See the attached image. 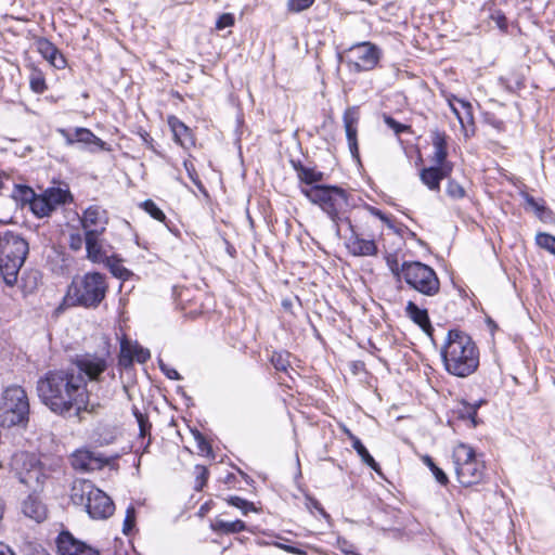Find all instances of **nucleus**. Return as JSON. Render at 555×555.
<instances>
[{
  "label": "nucleus",
  "mask_w": 555,
  "mask_h": 555,
  "mask_svg": "<svg viewBox=\"0 0 555 555\" xmlns=\"http://www.w3.org/2000/svg\"><path fill=\"white\" fill-rule=\"evenodd\" d=\"M37 391L42 403L60 415L70 411L78 414L89 403L87 380L70 366L48 372L38 380Z\"/></svg>",
  "instance_id": "f257e3e1"
},
{
  "label": "nucleus",
  "mask_w": 555,
  "mask_h": 555,
  "mask_svg": "<svg viewBox=\"0 0 555 555\" xmlns=\"http://www.w3.org/2000/svg\"><path fill=\"white\" fill-rule=\"evenodd\" d=\"M446 371L457 377L472 375L479 365V350L464 332L451 330L441 347Z\"/></svg>",
  "instance_id": "f03ea898"
},
{
  "label": "nucleus",
  "mask_w": 555,
  "mask_h": 555,
  "mask_svg": "<svg viewBox=\"0 0 555 555\" xmlns=\"http://www.w3.org/2000/svg\"><path fill=\"white\" fill-rule=\"evenodd\" d=\"M28 243L11 231H0V280L14 285L28 254Z\"/></svg>",
  "instance_id": "7ed1b4c3"
},
{
  "label": "nucleus",
  "mask_w": 555,
  "mask_h": 555,
  "mask_svg": "<svg viewBox=\"0 0 555 555\" xmlns=\"http://www.w3.org/2000/svg\"><path fill=\"white\" fill-rule=\"evenodd\" d=\"M70 500L75 505L83 506L93 519H106L115 511L111 498L86 479H76L73 482Z\"/></svg>",
  "instance_id": "20e7f679"
},
{
  "label": "nucleus",
  "mask_w": 555,
  "mask_h": 555,
  "mask_svg": "<svg viewBox=\"0 0 555 555\" xmlns=\"http://www.w3.org/2000/svg\"><path fill=\"white\" fill-rule=\"evenodd\" d=\"M29 400L20 386L4 389L0 398V424L3 427L25 428L29 421Z\"/></svg>",
  "instance_id": "39448f33"
},
{
  "label": "nucleus",
  "mask_w": 555,
  "mask_h": 555,
  "mask_svg": "<svg viewBox=\"0 0 555 555\" xmlns=\"http://www.w3.org/2000/svg\"><path fill=\"white\" fill-rule=\"evenodd\" d=\"M452 460L457 481L464 487L478 485L485 476V462L473 447L459 443L452 452Z\"/></svg>",
  "instance_id": "423d86ee"
},
{
  "label": "nucleus",
  "mask_w": 555,
  "mask_h": 555,
  "mask_svg": "<svg viewBox=\"0 0 555 555\" xmlns=\"http://www.w3.org/2000/svg\"><path fill=\"white\" fill-rule=\"evenodd\" d=\"M107 287L103 274L89 272L73 281L68 289V296L81 306L96 307L104 299Z\"/></svg>",
  "instance_id": "0eeeda50"
},
{
  "label": "nucleus",
  "mask_w": 555,
  "mask_h": 555,
  "mask_svg": "<svg viewBox=\"0 0 555 555\" xmlns=\"http://www.w3.org/2000/svg\"><path fill=\"white\" fill-rule=\"evenodd\" d=\"M401 276L411 288L423 295L434 296L439 291V280L435 271L422 262H403Z\"/></svg>",
  "instance_id": "6e6552de"
},
{
  "label": "nucleus",
  "mask_w": 555,
  "mask_h": 555,
  "mask_svg": "<svg viewBox=\"0 0 555 555\" xmlns=\"http://www.w3.org/2000/svg\"><path fill=\"white\" fill-rule=\"evenodd\" d=\"M301 192L311 203L319 205L332 220L338 217L346 205L345 192L336 186L311 185L302 188Z\"/></svg>",
  "instance_id": "1a4fd4ad"
},
{
  "label": "nucleus",
  "mask_w": 555,
  "mask_h": 555,
  "mask_svg": "<svg viewBox=\"0 0 555 555\" xmlns=\"http://www.w3.org/2000/svg\"><path fill=\"white\" fill-rule=\"evenodd\" d=\"M11 466L22 483L37 486L43 481L44 475L37 456L28 452H16L11 460Z\"/></svg>",
  "instance_id": "9d476101"
},
{
  "label": "nucleus",
  "mask_w": 555,
  "mask_h": 555,
  "mask_svg": "<svg viewBox=\"0 0 555 555\" xmlns=\"http://www.w3.org/2000/svg\"><path fill=\"white\" fill-rule=\"evenodd\" d=\"M111 362L108 354L104 353H83L76 356L72 362L73 371L88 378L90 382H100L102 374L107 370Z\"/></svg>",
  "instance_id": "9b49d317"
},
{
  "label": "nucleus",
  "mask_w": 555,
  "mask_h": 555,
  "mask_svg": "<svg viewBox=\"0 0 555 555\" xmlns=\"http://www.w3.org/2000/svg\"><path fill=\"white\" fill-rule=\"evenodd\" d=\"M351 61L358 70H371L379 61V50L370 42H362L350 49Z\"/></svg>",
  "instance_id": "f8f14e48"
},
{
  "label": "nucleus",
  "mask_w": 555,
  "mask_h": 555,
  "mask_svg": "<svg viewBox=\"0 0 555 555\" xmlns=\"http://www.w3.org/2000/svg\"><path fill=\"white\" fill-rule=\"evenodd\" d=\"M360 119L359 108L357 106L348 107L343 115L344 128L348 141L349 151L353 158L359 159L358 146V124Z\"/></svg>",
  "instance_id": "ddd939ff"
},
{
  "label": "nucleus",
  "mask_w": 555,
  "mask_h": 555,
  "mask_svg": "<svg viewBox=\"0 0 555 555\" xmlns=\"http://www.w3.org/2000/svg\"><path fill=\"white\" fill-rule=\"evenodd\" d=\"M106 463V459L87 449L77 450L72 455L73 467L81 472L101 469Z\"/></svg>",
  "instance_id": "4468645a"
},
{
  "label": "nucleus",
  "mask_w": 555,
  "mask_h": 555,
  "mask_svg": "<svg viewBox=\"0 0 555 555\" xmlns=\"http://www.w3.org/2000/svg\"><path fill=\"white\" fill-rule=\"evenodd\" d=\"M80 221L85 233L92 230L103 233L108 222L107 212L101 206L92 205L83 211Z\"/></svg>",
  "instance_id": "2eb2a0df"
},
{
  "label": "nucleus",
  "mask_w": 555,
  "mask_h": 555,
  "mask_svg": "<svg viewBox=\"0 0 555 555\" xmlns=\"http://www.w3.org/2000/svg\"><path fill=\"white\" fill-rule=\"evenodd\" d=\"M57 550L61 555H99L96 550L74 539L68 532L59 535Z\"/></svg>",
  "instance_id": "dca6fc26"
},
{
  "label": "nucleus",
  "mask_w": 555,
  "mask_h": 555,
  "mask_svg": "<svg viewBox=\"0 0 555 555\" xmlns=\"http://www.w3.org/2000/svg\"><path fill=\"white\" fill-rule=\"evenodd\" d=\"M103 233L92 230L85 233L87 258L92 262H105L108 259L107 250L101 238Z\"/></svg>",
  "instance_id": "f3484780"
},
{
  "label": "nucleus",
  "mask_w": 555,
  "mask_h": 555,
  "mask_svg": "<svg viewBox=\"0 0 555 555\" xmlns=\"http://www.w3.org/2000/svg\"><path fill=\"white\" fill-rule=\"evenodd\" d=\"M452 170L453 165H444L443 167L434 165L431 167L424 168L421 171L420 177L422 182L427 185L428 189L439 191L441 180L449 177Z\"/></svg>",
  "instance_id": "a211bd4d"
},
{
  "label": "nucleus",
  "mask_w": 555,
  "mask_h": 555,
  "mask_svg": "<svg viewBox=\"0 0 555 555\" xmlns=\"http://www.w3.org/2000/svg\"><path fill=\"white\" fill-rule=\"evenodd\" d=\"M431 143H433V155L430 160L438 166L452 165L451 162L447 160L448 157V149H447V135L444 132H440L438 130L433 131L431 133Z\"/></svg>",
  "instance_id": "6ab92c4d"
},
{
  "label": "nucleus",
  "mask_w": 555,
  "mask_h": 555,
  "mask_svg": "<svg viewBox=\"0 0 555 555\" xmlns=\"http://www.w3.org/2000/svg\"><path fill=\"white\" fill-rule=\"evenodd\" d=\"M38 52L55 68L61 69L66 65V61L59 49L47 39L37 41Z\"/></svg>",
  "instance_id": "aec40b11"
},
{
  "label": "nucleus",
  "mask_w": 555,
  "mask_h": 555,
  "mask_svg": "<svg viewBox=\"0 0 555 555\" xmlns=\"http://www.w3.org/2000/svg\"><path fill=\"white\" fill-rule=\"evenodd\" d=\"M347 247L354 256H373L377 253V246L373 240H364L356 233L350 236Z\"/></svg>",
  "instance_id": "412c9836"
},
{
  "label": "nucleus",
  "mask_w": 555,
  "mask_h": 555,
  "mask_svg": "<svg viewBox=\"0 0 555 555\" xmlns=\"http://www.w3.org/2000/svg\"><path fill=\"white\" fill-rule=\"evenodd\" d=\"M22 509L26 517L35 520L36 522H41L47 518V508L36 496L29 495L23 502Z\"/></svg>",
  "instance_id": "4be33fe9"
},
{
  "label": "nucleus",
  "mask_w": 555,
  "mask_h": 555,
  "mask_svg": "<svg viewBox=\"0 0 555 555\" xmlns=\"http://www.w3.org/2000/svg\"><path fill=\"white\" fill-rule=\"evenodd\" d=\"M406 315L416 323L425 333L430 335L433 331L427 310L421 309L413 301H409L405 307Z\"/></svg>",
  "instance_id": "5701e85b"
},
{
  "label": "nucleus",
  "mask_w": 555,
  "mask_h": 555,
  "mask_svg": "<svg viewBox=\"0 0 555 555\" xmlns=\"http://www.w3.org/2000/svg\"><path fill=\"white\" fill-rule=\"evenodd\" d=\"M151 353L149 349L143 348L142 346L135 344H131L129 341L121 343V360L128 359L129 362L132 360H137L140 363H144Z\"/></svg>",
  "instance_id": "b1692460"
},
{
  "label": "nucleus",
  "mask_w": 555,
  "mask_h": 555,
  "mask_svg": "<svg viewBox=\"0 0 555 555\" xmlns=\"http://www.w3.org/2000/svg\"><path fill=\"white\" fill-rule=\"evenodd\" d=\"M169 126L172 130L175 140L184 147L193 145L190 129L178 118L170 117Z\"/></svg>",
  "instance_id": "393cba45"
},
{
  "label": "nucleus",
  "mask_w": 555,
  "mask_h": 555,
  "mask_svg": "<svg viewBox=\"0 0 555 555\" xmlns=\"http://www.w3.org/2000/svg\"><path fill=\"white\" fill-rule=\"evenodd\" d=\"M48 199L51 209L54 211L59 206L72 201V195L68 190L61 188H50L43 192Z\"/></svg>",
  "instance_id": "a878e982"
},
{
  "label": "nucleus",
  "mask_w": 555,
  "mask_h": 555,
  "mask_svg": "<svg viewBox=\"0 0 555 555\" xmlns=\"http://www.w3.org/2000/svg\"><path fill=\"white\" fill-rule=\"evenodd\" d=\"M210 528L215 532L229 534L244 531L246 529V525L240 519L234 521H225L218 518L211 521Z\"/></svg>",
  "instance_id": "bb28decb"
},
{
  "label": "nucleus",
  "mask_w": 555,
  "mask_h": 555,
  "mask_svg": "<svg viewBox=\"0 0 555 555\" xmlns=\"http://www.w3.org/2000/svg\"><path fill=\"white\" fill-rule=\"evenodd\" d=\"M348 437L352 442L353 449L357 451L358 455L361 457L362 462L370 466L375 472H379V465L376 463L374 457L369 453L367 449L363 446L361 440L352 435L350 431H347Z\"/></svg>",
  "instance_id": "cd10ccee"
},
{
  "label": "nucleus",
  "mask_w": 555,
  "mask_h": 555,
  "mask_svg": "<svg viewBox=\"0 0 555 555\" xmlns=\"http://www.w3.org/2000/svg\"><path fill=\"white\" fill-rule=\"evenodd\" d=\"M457 104L461 106V115L459 116V122L466 137L469 135V127H474V113L473 106L469 102L464 100H457Z\"/></svg>",
  "instance_id": "c85d7f7f"
},
{
  "label": "nucleus",
  "mask_w": 555,
  "mask_h": 555,
  "mask_svg": "<svg viewBox=\"0 0 555 555\" xmlns=\"http://www.w3.org/2000/svg\"><path fill=\"white\" fill-rule=\"evenodd\" d=\"M75 140L77 142L94 145L99 150H108L106 143L87 128H77L75 130Z\"/></svg>",
  "instance_id": "c756f323"
},
{
  "label": "nucleus",
  "mask_w": 555,
  "mask_h": 555,
  "mask_svg": "<svg viewBox=\"0 0 555 555\" xmlns=\"http://www.w3.org/2000/svg\"><path fill=\"white\" fill-rule=\"evenodd\" d=\"M29 208L38 218L48 217L53 212L43 193L35 196Z\"/></svg>",
  "instance_id": "7c9ffc66"
},
{
  "label": "nucleus",
  "mask_w": 555,
  "mask_h": 555,
  "mask_svg": "<svg viewBox=\"0 0 555 555\" xmlns=\"http://www.w3.org/2000/svg\"><path fill=\"white\" fill-rule=\"evenodd\" d=\"M37 194L34 190L26 185H15L13 191V197L20 201L22 204H28L30 206L31 201Z\"/></svg>",
  "instance_id": "2f4dec72"
},
{
  "label": "nucleus",
  "mask_w": 555,
  "mask_h": 555,
  "mask_svg": "<svg viewBox=\"0 0 555 555\" xmlns=\"http://www.w3.org/2000/svg\"><path fill=\"white\" fill-rule=\"evenodd\" d=\"M29 83H30V89L36 93H43L47 89L46 79H44L43 74L36 68H33V70L30 73Z\"/></svg>",
  "instance_id": "473e14b6"
},
{
  "label": "nucleus",
  "mask_w": 555,
  "mask_h": 555,
  "mask_svg": "<svg viewBox=\"0 0 555 555\" xmlns=\"http://www.w3.org/2000/svg\"><path fill=\"white\" fill-rule=\"evenodd\" d=\"M105 262L114 276L121 280H128L131 275V272L125 268L119 260L108 258Z\"/></svg>",
  "instance_id": "72a5a7b5"
},
{
  "label": "nucleus",
  "mask_w": 555,
  "mask_h": 555,
  "mask_svg": "<svg viewBox=\"0 0 555 555\" xmlns=\"http://www.w3.org/2000/svg\"><path fill=\"white\" fill-rule=\"evenodd\" d=\"M140 206L155 220L164 221L166 219L163 210L152 199L144 201Z\"/></svg>",
  "instance_id": "f704fd0d"
},
{
  "label": "nucleus",
  "mask_w": 555,
  "mask_h": 555,
  "mask_svg": "<svg viewBox=\"0 0 555 555\" xmlns=\"http://www.w3.org/2000/svg\"><path fill=\"white\" fill-rule=\"evenodd\" d=\"M535 243L541 248L555 255V236L547 233H539L535 236Z\"/></svg>",
  "instance_id": "c9c22d12"
},
{
  "label": "nucleus",
  "mask_w": 555,
  "mask_h": 555,
  "mask_svg": "<svg viewBox=\"0 0 555 555\" xmlns=\"http://www.w3.org/2000/svg\"><path fill=\"white\" fill-rule=\"evenodd\" d=\"M288 357L287 352H274L271 357V362L278 371L287 372L289 366Z\"/></svg>",
  "instance_id": "e433bc0d"
},
{
  "label": "nucleus",
  "mask_w": 555,
  "mask_h": 555,
  "mask_svg": "<svg viewBox=\"0 0 555 555\" xmlns=\"http://www.w3.org/2000/svg\"><path fill=\"white\" fill-rule=\"evenodd\" d=\"M299 178L306 184H313L322 180L323 175L309 168H301L299 170Z\"/></svg>",
  "instance_id": "4c0bfd02"
},
{
  "label": "nucleus",
  "mask_w": 555,
  "mask_h": 555,
  "mask_svg": "<svg viewBox=\"0 0 555 555\" xmlns=\"http://www.w3.org/2000/svg\"><path fill=\"white\" fill-rule=\"evenodd\" d=\"M228 503L231 506H234V507L241 509L244 515H247L249 512L255 511L253 503H250L240 496L229 498Z\"/></svg>",
  "instance_id": "58836bf2"
},
{
  "label": "nucleus",
  "mask_w": 555,
  "mask_h": 555,
  "mask_svg": "<svg viewBox=\"0 0 555 555\" xmlns=\"http://www.w3.org/2000/svg\"><path fill=\"white\" fill-rule=\"evenodd\" d=\"M446 192L453 199H460L465 196L464 188L460 183H457L453 180L448 182Z\"/></svg>",
  "instance_id": "ea45409f"
},
{
  "label": "nucleus",
  "mask_w": 555,
  "mask_h": 555,
  "mask_svg": "<svg viewBox=\"0 0 555 555\" xmlns=\"http://www.w3.org/2000/svg\"><path fill=\"white\" fill-rule=\"evenodd\" d=\"M315 0H288L287 9L291 12L298 13L309 9Z\"/></svg>",
  "instance_id": "a19ab883"
},
{
  "label": "nucleus",
  "mask_w": 555,
  "mask_h": 555,
  "mask_svg": "<svg viewBox=\"0 0 555 555\" xmlns=\"http://www.w3.org/2000/svg\"><path fill=\"white\" fill-rule=\"evenodd\" d=\"M134 524H135V509H134L133 505H130L127 507V511H126V517L124 520L122 532L125 534H129V532L133 529Z\"/></svg>",
  "instance_id": "79ce46f5"
},
{
  "label": "nucleus",
  "mask_w": 555,
  "mask_h": 555,
  "mask_svg": "<svg viewBox=\"0 0 555 555\" xmlns=\"http://www.w3.org/2000/svg\"><path fill=\"white\" fill-rule=\"evenodd\" d=\"M68 244L72 250L78 251L86 246L85 236H82L79 232H73L69 234Z\"/></svg>",
  "instance_id": "37998d69"
},
{
  "label": "nucleus",
  "mask_w": 555,
  "mask_h": 555,
  "mask_svg": "<svg viewBox=\"0 0 555 555\" xmlns=\"http://www.w3.org/2000/svg\"><path fill=\"white\" fill-rule=\"evenodd\" d=\"M386 262H387V266L392 274H395L396 276H401L402 264L401 266L399 264V261H398L396 255H391V254L387 255Z\"/></svg>",
  "instance_id": "c03bdc74"
},
{
  "label": "nucleus",
  "mask_w": 555,
  "mask_h": 555,
  "mask_svg": "<svg viewBox=\"0 0 555 555\" xmlns=\"http://www.w3.org/2000/svg\"><path fill=\"white\" fill-rule=\"evenodd\" d=\"M234 25V16L231 13H223L219 16L216 23V28L221 30L227 27H231Z\"/></svg>",
  "instance_id": "a18cd8bd"
},
{
  "label": "nucleus",
  "mask_w": 555,
  "mask_h": 555,
  "mask_svg": "<svg viewBox=\"0 0 555 555\" xmlns=\"http://www.w3.org/2000/svg\"><path fill=\"white\" fill-rule=\"evenodd\" d=\"M134 415H135L138 425L140 427V435H141V437H144L146 435L149 428L151 427V425L149 424V420L145 415H143L139 411H135Z\"/></svg>",
  "instance_id": "49530a36"
},
{
  "label": "nucleus",
  "mask_w": 555,
  "mask_h": 555,
  "mask_svg": "<svg viewBox=\"0 0 555 555\" xmlns=\"http://www.w3.org/2000/svg\"><path fill=\"white\" fill-rule=\"evenodd\" d=\"M385 122L387 124V126L389 128H391L397 134L403 132L404 130L408 129V126H404L400 122H398L397 120H395L392 117H389V116H386L385 117Z\"/></svg>",
  "instance_id": "de8ad7c7"
},
{
  "label": "nucleus",
  "mask_w": 555,
  "mask_h": 555,
  "mask_svg": "<svg viewBox=\"0 0 555 555\" xmlns=\"http://www.w3.org/2000/svg\"><path fill=\"white\" fill-rule=\"evenodd\" d=\"M449 107L451 108L452 113L456 116L459 119V116L461 115V106L457 104L459 98H456L453 94H449L446 96Z\"/></svg>",
  "instance_id": "09e8293b"
},
{
  "label": "nucleus",
  "mask_w": 555,
  "mask_h": 555,
  "mask_svg": "<svg viewBox=\"0 0 555 555\" xmlns=\"http://www.w3.org/2000/svg\"><path fill=\"white\" fill-rule=\"evenodd\" d=\"M433 475L435 476L436 480L442 485V486H446L448 482H449V479H448V476L447 474L441 469L439 468L438 466H436L433 470H431Z\"/></svg>",
  "instance_id": "8fccbe9b"
},
{
  "label": "nucleus",
  "mask_w": 555,
  "mask_h": 555,
  "mask_svg": "<svg viewBox=\"0 0 555 555\" xmlns=\"http://www.w3.org/2000/svg\"><path fill=\"white\" fill-rule=\"evenodd\" d=\"M196 469L198 472L196 489L199 490L207 480L208 472L205 467L202 466H197Z\"/></svg>",
  "instance_id": "3c124183"
},
{
  "label": "nucleus",
  "mask_w": 555,
  "mask_h": 555,
  "mask_svg": "<svg viewBox=\"0 0 555 555\" xmlns=\"http://www.w3.org/2000/svg\"><path fill=\"white\" fill-rule=\"evenodd\" d=\"M159 366H160L162 371L165 373V375H166L168 378H170V379H180V375H179V373H178L176 370H173V369H169V367H167V366L163 363V361H160V362H159Z\"/></svg>",
  "instance_id": "603ef678"
},
{
  "label": "nucleus",
  "mask_w": 555,
  "mask_h": 555,
  "mask_svg": "<svg viewBox=\"0 0 555 555\" xmlns=\"http://www.w3.org/2000/svg\"><path fill=\"white\" fill-rule=\"evenodd\" d=\"M184 167H185V169H186V171H188L189 177L191 178V180H192L196 185L201 186V182H199V180H198V178H197V175H196V172H195V169H194L193 165H192L191 163H189V162H184Z\"/></svg>",
  "instance_id": "864d4df0"
},
{
  "label": "nucleus",
  "mask_w": 555,
  "mask_h": 555,
  "mask_svg": "<svg viewBox=\"0 0 555 555\" xmlns=\"http://www.w3.org/2000/svg\"><path fill=\"white\" fill-rule=\"evenodd\" d=\"M276 545H278V547L284 550L287 553L295 554V555H306V552L300 550V548H298V547H295V546H292V545L282 544V543H278Z\"/></svg>",
  "instance_id": "5fc2aeb1"
},
{
  "label": "nucleus",
  "mask_w": 555,
  "mask_h": 555,
  "mask_svg": "<svg viewBox=\"0 0 555 555\" xmlns=\"http://www.w3.org/2000/svg\"><path fill=\"white\" fill-rule=\"evenodd\" d=\"M308 501H309V503H310V505H309V506H312V507H314L315 509H318V511H319V512H320L324 517H327V516H328V515L325 513V511L322 508L321 504H320L317 500H314V499H312V498H308Z\"/></svg>",
  "instance_id": "6e6d98bb"
},
{
  "label": "nucleus",
  "mask_w": 555,
  "mask_h": 555,
  "mask_svg": "<svg viewBox=\"0 0 555 555\" xmlns=\"http://www.w3.org/2000/svg\"><path fill=\"white\" fill-rule=\"evenodd\" d=\"M493 20H495L496 22V25L501 28V29H505L506 28V18L505 16L501 15V14H498V15H493Z\"/></svg>",
  "instance_id": "4d7b16f0"
},
{
  "label": "nucleus",
  "mask_w": 555,
  "mask_h": 555,
  "mask_svg": "<svg viewBox=\"0 0 555 555\" xmlns=\"http://www.w3.org/2000/svg\"><path fill=\"white\" fill-rule=\"evenodd\" d=\"M423 462L425 465H427V467L433 470L437 465L434 463L433 459L428 455H425L423 457Z\"/></svg>",
  "instance_id": "13d9d810"
},
{
  "label": "nucleus",
  "mask_w": 555,
  "mask_h": 555,
  "mask_svg": "<svg viewBox=\"0 0 555 555\" xmlns=\"http://www.w3.org/2000/svg\"><path fill=\"white\" fill-rule=\"evenodd\" d=\"M0 555H15L12 550L0 542Z\"/></svg>",
  "instance_id": "bf43d9fd"
},
{
  "label": "nucleus",
  "mask_w": 555,
  "mask_h": 555,
  "mask_svg": "<svg viewBox=\"0 0 555 555\" xmlns=\"http://www.w3.org/2000/svg\"><path fill=\"white\" fill-rule=\"evenodd\" d=\"M63 135L65 137V141L67 145H73L77 141L75 140V133L73 135L66 133L64 130H62Z\"/></svg>",
  "instance_id": "052dcab7"
},
{
  "label": "nucleus",
  "mask_w": 555,
  "mask_h": 555,
  "mask_svg": "<svg viewBox=\"0 0 555 555\" xmlns=\"http://www.w3.org/2000/svg\"><path fill=\"white\" fill-rule=\"evenodd\" d=\"M197 440H198V447H199L201 451L204 452L209 449L208 443L204 440V438L202 436H198Z\"/></svg>",
  "instance_id": "680f3d73"
},
{
  "label": "nucleus",
  "mask_w": 555,
  "mask_h": 555,
  "mask_svg": "<svg viewBox=\"0 0 555 555\" xmlns=\"http://www.w3.org/2000/svg\"><path fill=\"white\" fill-rule=\"evenodd\" d=\"M373 212H374V215H375V216H377L379 219L385 220V221L387 220V219H386V217L383 215V212H380L379 210L374 209V210H373Z\"/></svg>",
  "instance_id": "e2e57ef3"
},
{
  "label": "nucleus",
  "mask_w": 555,
  "mask_h": 555,
  "mask_svg": "<svg viewBox=\"0 0 555 555\" xmlns=\"http://www.w3.org/2000/svg\"><path fill=\"white\" fill-rule=\"evenodd\" d=\"M373 212H374V215H375V216H377L379 219L385 220V221L387 220V219H386V217L383 215V212H380L379 210L374 209V210H373Z\"/></svg>",
  "instance_id": "0e129e2a"
},
{
  "label": "nucleus",
  "mask_w": 555,
  "mask_h": 555,
  "mask_svg": "<svg viewBox=\"0 0 555 555\" xmlns=\"http://www.w3.org/2000/svg\"><path fill=\"white\" fill-rule=\"evenodd\" d=\"M3 512H4V504L0 501V520L3 517Z\"/></svg>",
  "instance_id": "69168bd1"
},
{
  "label": "nucleus",
  "mask_w": 555,
  "mask_h": 555,
  "mask_svg": "<svg viewBox=\"0 0 555 555\" xmlns=\"http://www.w3.org/2000/svg\"><path fill=\"white\" fill-rule=\"evenodd\" d=\"M3 186V176L0 173V189Z\"/></svg>",
  "instance_id": "338daca9"
}]
</instances>
